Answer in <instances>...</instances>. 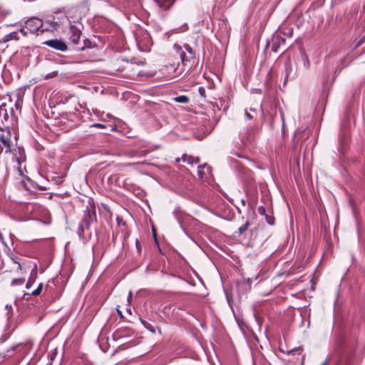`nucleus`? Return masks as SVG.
<instances>
[{"label": "nucleus", "mask_w": 365, "mask_h": 365, "mask_svg": "<svg viewBox=\"0 0 365 365\" xmlns=\"http://www.w3.org/2000/svg\"><path fill=\"white\" fill-rule=\"evenodd\" d=\"M284 68H285V73H286V79L288 78V77L289 76L290 73H291V71H292V63H291V61H287L285 64H284Z\"/></svg>", "instance_id": "nucleus-15"}, {"label": "nucleus", "mask_w": 365, "mask_h": 365, "mask_svg": "<svg viewBox=\"0 0 365 365\" xmlns=\"http://www.w3.org/2000/svg\"><path fill=\"white\" fill-rule=\"evenodd\" d=\"M46 23L49 24L55 30H56L58 26V23L56 21H46Z\"/></svg>", "instance_id": "nucleus-23"}, {"label": "nucleus", "mask_w": 365, "mask_h": 365, "mask_svg": "<svg viewBox=\"0 0 365 365\" xmlns=\"http://www.w3.org/2000/svg\"><path fill=\"white\" fill-rule=\"evenodd\" d=\"M118 314H119L120 317H122V314H121V312L118 311Z\"/></svg>", "instance_id": "nucleus-36"}, {"label": "nucleus", "mask_w": 365, "mask_h": 365, "mask_svg": "<svg viewBox=\"0 0 365 365\" xmlns=\"http://www.w3.org/2000/svg\"><path fill=\"white\" fill-rule=\"evenodd\" d=\"M43 44L61 51H66L68 49L66 43L61 39L48 40L44 41Z\"/></svg>", "instance_id": "nucleus-6"}, {"label": "nucleus", "mask_w": 365, "mask_h": 365, "mask_svg": "<svg viewBox=\"0 0 365 365\" xmlns=\"http://www.w3.org/2000/svg\"><path fill=\"white\" fill-rule=\"evenodd\" d=\"M26 348L25 347H21L19 349H17L16 353L20 354L21 356H24L26 354H23L24 351H25Z\"/></svg>", "instance_id": "nucleus-25"}, {"label": "nucleus", "mask_w": 365, "mask_h": 365, "mask_svg": "<svg viewBox=\"0 0 365 365\" xmlns=\"http://www.w3.org/2000/svg\"><path fill=\"white\" fill-rule=\"evenodd\" d=\"M250 110L251 111H253V112H255V111H256V110H255V109L252 108H251Z\"/></svg>", "instance_id": "nucleus-35"}, {"label": "nucleus", "mask_w": 365, "mask_h": 365, "mask_svg": "<svg viewBox=\"0 0 365 365\" xmlns=\"http://www.w3.org/2000/svg\"><path fill=\"white\" fill-rule=\"evenodd\" d=\"M0 107H9V108L12 110L11 101L6 96H0Z\"/></svg>", "instance_id": "nucleus-13"}, {"label": "nucleus", "mask_w": 365, "mask_h": 365, "mask_svg": "<svg viewBox=\"0 0 365 365\" xmlns=\"http://www.w3.org/2000/svg\"><path fill=\"white\" fill-rule=\"evenodd\" d=\"M322 365H327V361L323 362Z\"/></svg>", "instance_id": "nucleus-37"}, {"label": "nucleus", "mask_w": 365, "mask_h": 365, "mask_svg": "<svg viewBox=\"0 0 365 365\" xmlns=\"http://www.w3.org/2000/svg\"><path fill=\"white\" fill-rule=\"evenodd\" d=\"M245 116L247 120L252 119V116L248 113V111L247 110H245Z\"/></svg>", "instance_id": "nucleus-29"}, {"label": "nucleus", "mask_w": 365, "mask_h": 365, "mask_svg": "<svg viewBox=\"0 0 365 365\" xmlns=\"http://www.w3.org/2000/svg\"><path fill=\"white\" fill-rule=\"evenodd\" d=\"M146 154H147V151L143 150V151H140V152H132V153H129V156L138 155V156L143 157V156H145Z\"/></svg>", "instance_id": "nucleus-21"}, {"label": "nucleus", "mask_w": 365, "mask_h": 365, "mask_svg": "<svg viewBox=\"0 0 365 365\" xmlns=\"http://www.w3.org/2000/svg\"><path fill=\"white\" fill-rule=\"evenodd\" d=\"M174 101L177 103H187L189 101V98L186 96H180L175 97L174 98Z\"/></svg>", "instance_id": "nucleus-16"}, {"label": "nucleus", "mask_w": 365, "mask_h": 365, "mask_svg": "<svg viewBox=\"0 0 365 365\" xmlns=\"http://www.w3.org/2000/svg\"><path fill=\"white\" fill-rule=\"evenodd\" d=\"M156 6L162 11L168 10L173 4V0H153Z\"/></svg>", "instance_id": "nucleus-10"}, {"label": "nucleus", "mask_w": 365, "mask_h": 365, "mask_svg": "<svg viewBox=\"0 0 365 365\" xmlns=\"http://www.w3.org/2000/svg\"><path fill=\"white\" fill-rule=\"evenodd\" d=\"M0 118L7 120L9 118L8 107H0Z\"/></svg>", "instance_id": "nucleus-14"}, {"label": "nucleus", "mask_w": 365, "mask_h": 365, "mask_svg": "<svg viewBox=\"0 0 365 365\" xmlns=\"http://www.w3.org/2000/svg\"><path fill=\"white\" fill-rule=\"evenodd\" d=\"M42 289L43 284L41 283L38 284V287L32 292L31 294L34 296H37L41 293Z\"/></svg>", "instance_id": "nucleus-20"}, {"label": "nucleus", "mask_w": 365, "mask_h": 365, "mask_svg": "<svg viewBox=\"0 0 365 365\" xmlns=\"http://www.w3.org/2000/svg\"><path fill=\"white\" fill-rule=\"evenodd\" d=\"M265 217H266V220H267V222L268 224H269V225L274 224V220L272 217H269L267 215H265Z\"/></svg>", "instance_id": "nucleus-28"}, {"label": "nucleus", "mask_w": 365, "mask_h": 365, "mask_svg": "<svg viewBox=\"0 0 365 365\" xmlns=\"http://www.w3.org/2000/svg\"><path fill=\"white\" fill-rule=\"evenodd\" d=\"M212 175L211 168L206 163L200 165L197 168V175L202 180H206Z\"/></svg>", "instance_id": "nucleus-8"}, {"label": "nucleus", "mask_w": 365, "mask_h": 365, "mask_svg": "<svg viewBox=\"0 0 365 365\" xmlns=\"http://www.w3.org/2000/svg\"><path fill=\"white\" fill-rule=\"evenodd\" d=\"M182 160L183 162H186L188 164L193 165L197 164L200 162V159L198 158H194L190 155H183L182 156Z\"/></svg>", "instance_id": "nucleus-12"}, {"label": "nucleus", "mask_w": 365, "mask_h": 365, "mask_svg": "<svg viewBox=\"0 0 365 365\" xmlns=\"http://www.w3.org/2000/svg\"><path fill=\"white\" fill-rule=\"evenodd\" d=\"M281 41H282L283 43H284V39H281Z\"/></svg>", "instance_id": "nucleus-38"}, {"label": "nucleus", "mask_w": 365, "mask_h": 365, "mask_svg": "<svg viewBox=\"0 0 365 365\" xmlns=\"http://www.w3.org/2000/svg\"><path fill=\"white\" fill-rule=\"evenodd\" d=\"M249 225V222L247 221L243 225L239 227L238 234L242 235V233H244L248 229Z\"/></svg>", "instance_id": "nucleus-19"}, {"label": "nucleus", "mask_w": 365, "mask_h": 365, "mask_svg": "<svg viewBox=\"0 0 365 365\" xmlns=\"http://www.w3.org/2000/svg\"><path fill=\"white\" fill-rule=\"evenodd\" d=\"M257 212H259V214H260L261 215H266V210H265V208L263 207V206H259L257 208Z\"/></svg>", "instance_id": "nucleus-22"}, {"label": "nucleus", "mask_w": 365, "mask_h": 365, "mask_svg": "<svg viewBox=\"0 0 365 365\" xmlns=\"http://www.w3.org/2000/svg\"><path fill=\"white\" fill-rule=\"evenodd\" d=\"M132 298V293L131 292L129 293L128 296V301L130 302V300Z\"/></svg>", "instance_id": "nucleus-33"}, {"label": "nucleus", "mask_w": 365, "mask_h": 365, "mask_svg": "<svg viewBox=\"0 0 365 365\" xmlns=\"http://www.w3.org/2000/svg\"><path fill=\"white\" fill-rule=\"evenodd\" d=\"M272 50L274 52H277V47H275L274 44H273Z\"/></svg>", "instance_id": "nucleus-32"}, {"label": "nucleus", "mask_w": 365, "mask_h": 365, "mask_svg": "<svg viewBox=\"0 0 365 365\" xmlns=\"http://www.w3.org/2000/svg\"><path fill=\"white\" fill-rule=\"evenodd\" d=\"M142 37L143 39L136 37L138 46L143 51H148L152 46V39L150 35L145 32L142 34Z\"/></svg>", "instance_id": "nucleus-5"}, {"label": "nucleus", "mask_w": 365, "mask_h": 365, "mask_svg": "<svg viewBox=\"0 0 365 365\" xmlns=\"http://www.w3.org/2000/svg\"><path fill=\"white\" fill-rule=\"evenodd\" d=\"M93 127L98 128H105L106 126L104 124L102 123H95L93 125Z\"/></svg>", "instance_id": "nucleus-27"}, {"label": "nucleus", "mask_w": 365, "mask_h": 365, "mask_svg": "<svg viewBox=\"0 0 365 365\" xmlns=\"http://www.w3.org/2000/svg\"><path fill=\"white\" fill-rule=\"evenodd\" d=\"M11 134L9 131L2 132L0 134V154L4 151L5 153H9L11 151Z\"/></svg>", "instance_id": "nucleus-4"}, {"label": "nucleus", "mask_w": 365, "mask_h": 365, "mask_svg": "<svg viewBox=\"0 0 365 365\" xmlns=\"http://www.w3.org/2000/svg\"><path fill=\"white\" fill-rule=\"evenodd\" d=\"M57 74H58V73H57V72H55V71H54V72H52V73H50L47 74V75L45 76V79H48V78H53V77H54V76H57Z\"/></svg>", "instance_id": "nucleus-24"}, {"label": "nucleus", "mask_w": 365, "mask_h": 365, "mask_svg": "<svg viewBox=\"0 0 365 365\" xmlns=\"http://www.w3.org/2000/svg\"><path fill=\"white\" fill-rule=\"evenodd\" d=\"M96 217L95 211L93 210H86L84 214L83 219L82 220L81 223L80 224V229L83 231L84 229H88L91 222Z\"/></svg>", "instance_id": "nucleus-7"}, {"label": "nucleus", "mask_w": 365, "mask_h": 365, "mask_svg": "<svg viewBox=\"0 0 365 365\" xmlns=\"http://www.w3.org/2000/svg\"><path fill=\"white\" fill-rule=\"evenodd\" d=\"M65 175H56L52 178V180L55 183L59 185L63 182Z\"/></svg>", "instance_id": "nucleus-18"}, {"label": "nucleus", "mask_w": 365, "mask_h": 365, "mask_svg": "<svg viewBox=\"0 0 365 365\" xmlns=\"http://www.w3.org/2000/svg\"><path fill=\"white\" fill-rule=\"evenodd\" d=\"M173 49L176 56L180 57V62L168 63L164 66L163 71L170 79L180 77L185 72L187 63L195 58V51L188 44L182 46L175 43Z\"/></svg>", "instance_id": "nucleus-1"}, {"label": "nucleus", "mask_w": 365, "mask_h": 365, "mask_svg": "<svg viewBox=\"0 0 365 365\" xmlns=\"http://www.w3.org/2000/svg\"><path fill=\"white\" fill-rule=\"evenodd\" d=\"M252 130H248L247 135L245 137H242L241 140L244 145H246L247 143L250 142V139L252 138Z\"/></svg>", "instance_id": "nucleus-17"}, {"label": "nucleus", "mask_w": 365, "mask_h": 365, "mask_svg": "<svg viewBox=\"0 0 365 365\" xmlns=\"http://www.w3.org/2000/svg\"><path fill=\"white\" fill-rule=\"evenodd\" d=\"M48 28H43V21L42 19L32 16L29 18L24 21V24L19 29V32L24 36H26L29 34L38 35V31L41 34L48 31Z\"/></svg>", "instance_id": "nucleus-2"}, {"label": "nucleus", "mask_w": 365, "mask_h": 365, "mask_svg": "<svg viewBox=\"0 0 365 365\" xmlns=\"http://www.w3.org/2000/svg\"><path fill=\"white\" fill-rule=\"evenodd\" d=\"M19 39V31H14L9 34L5 35L4 36V38H2L1 41L3 43H6L11 40L18 41Z\"/></svg>", "instance_id": "nucleus-11"}, {"label": "nucleus", "mask_w": 365, "mask_h": 365, "mask_svg": "<svg viewBox=\"0 0 365 365\" xmlns=\"http://www.w3.org/2000/svg\"><path fill=\"white\" fill-rule=\"evenodd\" d=\"M18 172H19L20 175H24L23 171L21 169V168H18Z\"/></svg>", "instance_id": "nucleus-31"}, {"label": "nucleus", "mask_w": 365, "mask_h": 365, "mask_svg": "<svg viewBox=\"0 0 365 365\" xmlns=\"http://www.w3.org/2000/svg\"><path fill=\"white\" fill-rule=\"evenodd\" d=\"M138 164H140V163H125L124 166H131V165H138Z\"/></svg>", "instance_id": "nucleus-30"}, {"label": "nucleus", "mask_w": 365, "mask_h": 365, "mask_svg": "<svg viewBox=\"0 0 365 365\" xmlns=\"http://www.w3.org/2000/svg\"><path fill=\"white\" fill-rule=\"evenodd\" d=\"M365 42V35L362 36L356 43V46H359Z\"/></svg>", "instance_id": "nucleus-26"}, {"label": "nucleus", "mask_w": 365, "mask_h": 365, "mask_svg": "<svg viewBox=\"0 0 365 365\" xmlns=\"http://www.w3.org/2000/svg\"><path fill=\"white\" fill-rule=\"evenodd\" d=\"M21 347L26 348V349L24 351L23 354H28L33 347V342L31 340H28L25 342L19 343L11 346L5 352L3 353V358L4 359L11 358L16 353L17 349H19Z\"/></svg>", "instance_id": "nucleus-3"}, {"label": "nucleus", "mask_w": 365, "mask_h": 365, "mask_svg": "<svg viewBox=\"0 0 365 365\" xmlns=\"http://www.w3.org/2000/svg\"><path fill=\"white\" fill-rule=\"evenodd\" d=\"M136 247H137L138 252H140V246H139V242L138 240L136 241Z\"/></svg>", "instance_id": "nucleus-34"}, {"label": "nucleus", "mask_w": 365, "mask_h": 365, "mask_svg": "<svg viewBox=\"0 0 365 365\" xmlns=\"http://www.w3.org/2000/svg\"><path fill=\"white\" fill-rule=\"evenodd\" d=\"M81 31L75 26H70L69 29V39L74 43L78 44L81 38Z\"/></svg>", "instance_id": "nucleus-9"}]
</instances>
